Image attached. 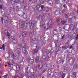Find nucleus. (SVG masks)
<instances>
[{
	"label": "nucleus",
	"instance_id": "5701e85b",
	"mask_svg": "<svg viewBox=\"0 0 78 78\" xmlns=\"http://www.w3.org/2000/svg\"><path fill=\"white\" fill-rule=\"evenodd\" d=\"M77 67H78V65L77 64H75L74 66V69H77Z\"/></svg>",
	"mask_w": 78,
	"mask_h": 78
},
{
	"label": "nucleus",
	"instance_id": "f8f14e48",
	"mask_svg": "<svg viewBox=\"0 0 78 78\" xmlns=\"http://www.w3.org/2000/svg\"><path fill=\"white\" fill-rule=\"evenodd\" d=\"M39 62V57L38 56H37L35 58V62L38 63Z\"/></svg>",
	"mask_w": 78,
	"mask_h": 78
},
{
	"label": "nucleus",
	"instance_id": "412c9836",
	"mask_svg": "<svg viewBox=\"0 0 78 78\" xmlns=\"http://www.w3.org/2000/svg\"><path fill=\"white\" fill-rule=\"evenodd\" d=\"M44 11H46V12H48V7H46L44 8Z\"/></svg>",
	"mask_w": 78,
	"mask_h": 78
},
{
	"label": "nucleus",
	"instance_id": "72a5a7b5",
	"mask_svg": "<svg viewBox=\"0 0 78 78\" xmlns=\"http://www.w3.org/2000/svg\"><path fill=\"white\" fill-rule=\"evenodd\" d=\"M21 78H23V76H24V74H21L20 75Z\"/></svg>",
	"mask_w": 78,
	"mask_h": 78
},
{
	"label": "nucleus",
	"instance_id": "bb28decb",
	"mask_svg": "<svg viewBox=\"0 0 78 78\" xmlns=\"http://www.w3.org/2000/svg\"><path fill=\"white\" fill-rule=\"evenodd\" d=\"M48 3H49V5L51 6V5L53 4V2H52V1L50 0L48 1Z\"/></svg>",
	"mask_w": 78,
	"mask_h": 78
},
{
	"label": "nucleus",
	"instance_id": "4c0bfd02",
	"mask_svg": "<svg viewBox=\"0 0 78 78\" xmlns=\"http://www.w3.org/2000/svg\"><path fill=\"white\" fill-rule=\"evenodd\" d=\"M7 76H8V74H6V75H4L3 76V77L4 78H7Z\"/></svg>",
	"mask_w": 78,
	"mask_h": 78
},
{
	"label": "nucleus",
	"instance_id": "680f3d73",
	"mask_svg": "<svg viewBox=\"0 0 78 78\" xmlns=\"http://www.w3.org/2000/svg\"><path fill=\"white\" fill-rule=\"evenodd\" d=\"M73 47L72 46H71L70 47L69 49H72V48Z\"/></svg>",
	"mask_w": 78,
	"mask_h": 78
},
{
	"label": "nucleus",
	"instance_id": "ddd939ff",
	"mask_svg": "<svg viewBox=\"0 0 78 78\" xmlns=\"http://www.w3.org/2000/svg\"><path fill=\"white\" fill-rule=\"evenodd\" d=\"M40 64L41 65V66H40ZM43 66V63H41V62H40L39 63V65H38V66L37 67V68H39V69H42V66Z\"/></svg>",
	"mask_w": 78,
	"mask_h": 78
},
{
	"label": "nucleus",
	"instance_id": "338daca9",
	"mask_svg": "<svg viewBox=\"0 0 78 78\" xmlns=\"http://www.w3.org/2000/svg\"><path fill=\"white\" fill-rule=\"evenodd\" d=\"M15 0H11V1H13V2L14 3V2H16V1Z\"/></svg>",
	"mask_w": 78,
	"mask_h": 78
},
{
	"label": "nucleus",
	"instance_id": "6e6552de",
	"mask_svg": "<svg viewBox=\"0 0 78 78\" xmlns=\"http://www.w3.org/2000/svg\"><path fill=\"white\" fill-rule=\"evenodd\" d=\"M62 24V19L61 18H59L58 20L57 23V25L59 26L61 24Z\"/></svg>",
	"mask_w": 78,
	"mask_h": 78
},
{
	"label": "nucleus",
	"instance_id": "20e7f679",
	"mask_svg": "<svg viewBox=\"0 0 78 78\" xmlns=\"http://www.w3.org/2000/svg\"><path fill=\"white\" fill-rule=\"evenodd\" d=\"M48 24V26L49 27V28H51V27H52V21L51 20V19H49Z\"/></svg>",
	"mask_w": 78,
	"mask_h": 78
},
{
	"label": "nucleus",
	"instance_id": "f03ea898",
	"mask_svg": "<svg viewBox=\"0 0 78 78\" xmlns=\"http://www.w3.org/2000/svg\"><path fill=\"white\" fill-rule=\"evenodd\" d=\"M22 47H23V48L22 49V51L23 52V53L25 55H27L28 54V52H27V51H26V48H28V47L27 46H26V45H22Z\"/></svg>",
	"mask_w": 78,
	"mask_h": 78
},
{
	"label": "nucleus",
	"instance_id": "aec40b11",
	"mask_svg": "<svg viewBox=\"0 0 78 78\" xmlns=\"http://www.w3.org/2000/svg\"><path fill=\"white\" fill-rule=\"evenodd\" d=\"M36 22L34 20H32L31 21V25H34L36 24Z\"/></svg>",
	"mask_w": 78,
	"mask_h": 78
},
{
	"label": "nucleus",
	"instance_id": "49530a36",
	"mask_svg": "<svg viewBox=\"0 0 78 78\" xmlns=\"http://www.w3.org/2000/svg\"><path fill=\"white\" fill-rule=\"evenodd\" d=\"M65 9H63L62 11V13H64V12H65Z\"/></svg>",
	"mask_w": 78,
	"mask_h": 78
},
{
	"label": "nucleus",
	"instance_id": "1a4fd4ad",
	"mask_svg": "<svg viewBox=\"0 0 78 78\" xmlns=\"http://www.w3.org/2000/svg\"><path fill=\"white\" fill-rule=\"evenodd\" d=\"M5 34L6 36H7L9 38V39H10V34H9V33L8 32V31H6V30L5 31Z\"/></svg>",
	"mask_w": 78,
	"mask_h": 78
},
{
	"label": "nucleus",
	"instance_id": "cd10ccee",
	"mask_svg": "<svg viewBox=\"0 0 78 78\" xmlns=\"http://www.w3.org/2000/svg\"><path fill=\"white\" fill-rule=\"evenodd\" d=\"M23 17L24 19H27V15L24 13L23 15Z\"/></svg>",
	"mask_w": 78,
	"mask_h": 78
},
{
	"label": "nucleus",
	"instance_id": "473e14b6",
	"mask_svg": "<svg viewBox=\"0 0 78 78\" xmlns=\"http://www.w3.org/2000/svg\"><path fill=\"white\" fill-rule=\"evenodd\" d=\"M13 42L14 44H16V43H17L16 40H15V39H13Z\"/></svg>",
	"mask_w": 78,
	"mask_h": 78
},
{
	"label": "nucleus",
	"instance_id": "8fccbe9b",
	"mask_svg": "<svg viewBox=\"0 0 78 78\" xmlns=\"http://www.w3.org/2000/svg\"><path fill=\"white\" fill-rule=\"evenodd\" d=\"M20 50V48H16V51H18V50Z\"/></svg>",
	"mask_w": 78,
	"mask_h": 78
},
{
	"label": "nucleus",
	"instance_id": "6e6d98bb",
	"mask_svg": "<svg viewBox=\"0 0 78 78\" xmlns=\"http://www.w3.org/2000/svg\"><path fill=\"white\" fill-rule=\"evenodd\" d=\"M64 61H65L64 60H62V63L63 64V63H64Z\"/></svg>",
	"mask_w": 78,
	"mask_h": 78
},
{
	"label": "nucleus",
	"instance_id": "79ce46f5",
	"mask_svg": "<svg viewBox=\"0 0 78 78\" xmlns=\"http://www.w3.org/2000/svg\"><path fill=\"white\" fill-rule=\"evenodd\" d=\"M41 9H43L44 8V6L43 5L41 6Z\"/></svg>",
	"mask_w": 78,
	"mask_h": 78
},
{
	"label": "nucleus",
	"instance_id": "4be33fe9",
	"mask_svg": "<svg viewBox=\"0 0 78 78\" xmlns=\"http://www.w3.org/2000/svg\"><path fill=\"white\" fill-rule=\"evenodd\" d=\"M76 72H74L73 74V78H76Z\"/></svg>",
	"mask_w": 78,
	"mask_h": 78
},
{
	"label": "nucleus",
	"instance_id": "864d4df0",
	"mask_svg": "<svg viewBox=\"0 0 78 78\" xmlns=\"http://www.w3.org/2000/svg\"><path fill=\"white\" fill-rule=\"evenodd\" d=\"M65 36V35H63V36H62V39H64V37Z\"/></svg>",
	"mask_w": 78,
	"mask_h": 78
},
{
	"label": "nucleus",
	"instance_id": "b1692460",
	"mask_svg": "<svg viewBox=\"0 0 78 78\" xmlns=\"http://www.w3.org/2000/svg\"><path fill=\"white\" fill-rule=\"evenodd\" d=\"M25 74L26 76L27 77H28V75H30V74H28V72H26L25 73Z\"/></svg>",
	"mask_w": 78,
	"mask_h": 78
},
{
	"label": "nucleus",
	"instance_id": "9b49d317",
	"mask_svg": "<svg viewBox=\"0 0 78 78\" xmlns=\"http://www.w3.org/2000/svg\"><path fill=\"white\" fill-rule=\"evenodd\" d=\"M9 66V67H11V65H13L14 64V63L13 62V61L12 60H11L9 61V62H7Z\"/></svg>",
	"mask_w": 78,
	"mask_h": 78
},
{
	"label": "nucleus",
	"instance_id": "a19ab883",
	"mask_svg": "<svg viewBox=\"0 0 78 78\" xmlns=\"http://www.w3.org/2000/svg\"><path fill=\"white\" fill-rule=\"evenodd\" d=\"M69 69L67 68V67H66L65 68V71H67V70H68Z\"/></svg>",
	"mask_w": 78,
	"mask_h": 78
},
{
	"label": "nucleus",
	"instance_id": "0eeeda50",
	"mask_svg": "<svg viewBox=\"0 0 78 78\" xmlns=\"http://www.w3.org/2000/svg\"><path fill=\"white\" fill-rule=\"evenodd\" d=\"M75 60L73 59H71L69 60V64L70 66H72Z\"/></svg>",
	"mask_w": 78,
	"mask_h": 78
},
{
	"label": "nucleus",
	"instance_id": "a878e982",
	"mask_svg": "<svg viewBox=\"0 0 78 78\" xmlns=\"http://www.w3.org/2000/svg\"><path fill=\"white\" fill-rule=\"evenodd\" d=\"M66 21H62V25H65L66 23Z\"/></svg>",
	"mask_w": 78,
	"mask_h": 78
},
{
	"label": "nucleus",
	"instance_id": "0e129e2a",
	"mask_svg": "<svg viewBox=\"0 0 78 78\" xmlns=\"http://www.w3.org/2000/svg\"><path fill=\"white\" fill-rule=\"evenodd\" d=\"M2 39H5V37H2Z\"/></svg>",
	"mask_w": 78,
	"mask_h": 78
},
{
	"label": "nucleus",
	"instance_id": "4d7b16f0",
	"mask_svg": "<svg viewBox=\"0 0 78 78\" xmlns=\"http://www.w3.org/2000/svg\"><path fill=\"white\" fill-rule=\"evenodd\" d=\"M32 3H35V1H34V0L32 1Z\"/></svg>",
	"mask_w": 78,
	"mask_h": 78
},
{
	"label": "nucleus",
	"instance_id": "9d476101",
	"mask_svg": "<svg viewBox=\"0 0 78 78\" xmlns=\"http://www.w3.org/2000/svg\"><path fill=\"white\" fill-rule=\"evenodd\" d=\"M66 46L62 47V48H64L65 50H66L67 48H68L69 47V46H70V44L69 43H66Z\"/></svg>",
	"mask_w": 78,
	"mask_h": 78
},
{
	"label": "nucleus",
	"instance_id": "c03bdc74",
	"mask_svg": "<svg viewBox=\"0 0 78 78\" xmlns=\"http://www.w3.org/2000/svg\"><path fill=\"white\" fill-rule=\"evenodd\" d=\"M40 78V76H39V75H37V76L36 77V78Z\"/></svg>",
	"mask_w": 78,
	"mask_h": 78
},
{
	"label": "nucleus",
	"instance_id": "de8ad7c7",
	"mask_svg": "<svg viewBox=\"0 0 78 78\" xmlns=\"http://www.w3.org/2000/svg\"><path fill=\"white\" fill-rule=\"evenodd\" d=\"M27 62H30V59H27Z\"/></svg>",
	"mask_w": 78,
	"mask_h": 78
},
{
	"label": "nucleus",
	"instance_id": "7ed1b4c3",
	"mask_svg": "<svg viewBox=\"0 0 78 78\" xmlns=\"http://www.w3.org/2000/svg\"><path fill=\"white\" fill-rule=\"evenodd\" d=\"M69 28L70 29V30H75L76 29V27H77V25L75 24L73 26V24H71L69 26Z\"/></svg>",
	"mask_w": 78,
	"mask_h": 78
},
{
	"label": "nucleus",
	"instance_id": "c756f323",
	"mask_svg": "<svg viewBox=\"0 0 78 78\" xmlns=\"http://www.w3.org/2000/svg\"><path fill=\"white\" fill-rule=\"evenodd\" d=\"M16 69L17 70H20V66L19 65H17L16 66Z\"/></svg>",
	"mask_w": 78,
	"mask_h": 78
},
{
	"label": "nucleus",
	"instance_id": "2f4dec72",
	"mask_svg": "<svg viewBox=\"0 0 78 78\" xmlns=\"http://www.w3.org/2000/svg\"><path fill=\"white\" fill-rule=\"evenodd\" d=\"M40 8V5H37L36 7V9L37 10H39V8Z\"/></svg>",
	"mask_w": 78,
	"mask_h": 78
},
{
	"label": "nucleus",
	"instance_id": "7c9ffc66",
	"mask_svg": "<svg viewBox=\"0 0 78 78\" xmlns=\"http://www.w3.org/2000/svg\"><path fill=\"white\" fill-rule=\"evenodd\" d=\"M53 33L54 34H57V33H58V32H57V31H56V30H53Z\"/></svg>",
	"mask_w": 78,
	"mask_h": 78
},
{
	"label": "nucleus",
	"instance_id": "69168bd1",
	"mask_svg": "<svg viewBox=\"0 0 78 78\" xmlns=\"http://www.w3.org/2000/svg\"><path fill=\"white\" fill-rule=\"evenodd\" d=\"M26 72H28V69H26Z\"/></svg>",
	"mask_w": 78,
	"mask_h": 78
},
{
	"label": "nucleus",
	"instance_id": "c9c22d12",
	"mask_svg": "<svg viewBox=\"0 0 78 78\" xmlns=\"http://www.w3.org/2000/svg\"><path fill=\"white\" fill-rule=\"evenodd\" d=\"M20 0H15V1L14 2V3H17L18 2H20Z\"/></svg>",
	"mask_w": 78,
	"mask_h": 78
},
{
	"label": "nucleus",
	"instance_id": "4468645a",
	"mask_svg": "<svg viewBox=\"0 0 78 78\" xmlns=\"http://www.w3.org/2000/svg\"><path fill=\"white\" fill-rule=\"evenodd\" d=\"M33 32H32V31H30V35H31V34H36L37 32L36 31V29H34L33 30Z\"/></svg>",
	"mask_w": 78,
	"mask_h": 78
},
{
	"label": "nucleus",
	"instance_id": "5fc2aeb1",
	"mask_svg": "<svg viewBox=\"0 0 78 78\" xmlns=\"http://www.w3.org/2000/svg\"><path fill=\"white\" fill-rule=\"evenodd\" d=\"M40 17H41V16H39V17L38 18H37V19L38 20H40L39 19H40Z\"/></svg>",
	"mask_w": 78,
	"mask_h": 78
},
{
	"label": "nucleus",
	"instance_id": "774afa93",
	"mask_svg": "<svg viewBox=\"0 0 78 78\" xmlns=\"http://www.w3.org/2000/svg\"><path fill=\"white\" fill-rule=\"evenodd\" d=\"M44 3V2H41V3H42V4H43Z\"/></svg>",
	"mask_w": 78,
	"mask_h": 78
},
{
	"label": "nucleus",
	"instance_id": "e433bc0d",
	"mask_svg": "<svg viewBox=\"0 0 78 78\" xmlns=\"http://www.w3.org/2000/svg\"><path fill=\"white\" fill-rule=\"evenodd\" d=\"M66 76V74L65 73H64L62 75V78H64L65 76Z\"/></svg>",
	"mask_w": 78,
	"mask_h": 78
},
{
	"label": "nucleus",
	"instance_id": "e2e57ef3",
	"mask_svg": "<svg viewBox=\"0 0 78 78\" xmlns=\"http://www.w3.org/2000/svg\"><path fill=\"white\" fill-rule=\"evenodd\" d=\"M0 9H2V5H0Z\"/></svg>",
	"mask_w": 78,
	"mask_h": 78
},
{
	"label": "nucleus",
	"instance_id": "3c124183",
	"mask_svg": "<svg viewBox=\"0 0 78 78\" xmlns=\"http://www.w3.org/2000/svg\"><path fill=\"white\" fill-rule=\"evenodd\" d=\"M1 20L2 21V23H3V18H1Z\"/></svg>",
	"mask_w": 78,
	"mask_h": 78
},
{
	"label": "nucleus",
	"instance_id": "ea45409f",
	"mask_svg": "<svg viewBox=\"0 0 78 78\" xmlns=\"http://www.w3.org/2000/svg\"><path fill=\"white\" fill-rule=\"evenodd\" d=\"M2 47L3 50H5V44H3V45H2Z\"/></svg>",
	"mask_w": 78,
	"mask_h": 78
},
{
	"label": "nucleus",
	"instance_id": "603ef678",
	"mask_svg": "<svg viewBox=\"0 0 78 78\" xmlns=\"http://www.w3.org/2000/svg\"><path fill=\"white\" fill-rule=\"evenodd\" d=\"M66 5H63V7H64V8H66Z\"/></svg>",
	"mask_w": 78,
	"mask_h": 78
},
{
	"label": "nucleus",
	"instance_id": "423d86ee",
	"mask_svg": "<svg viewBox=\"0 0 78 78\" xmlns=\"http://www.w3.org/2000/svg\"><path fill=\"white\" fill-rule=\"evenodd\" d=\"M54 69H52L51 70H48V76H50V75H51V72L52 73H53V72H54Z\"/></svg>",
	"mask_w": 78,
	"mask_h": 78
},
{
	"label": "nucleus",
	"instance_id": "6ab92c4d",
	"mask_svg": "<svg viewBox=\"0 0 78 78\" xmlns=\"http://www.w3.org/2000/svg\"><path fill=\"white\" fill-rule=\"evenodd\" d=\"M28 78H35V75L33 74H31L30 75H28Z\"/></svg>",
	"mask_w": 78,
	"mask_h": 78
},
{
	"label": "nucleus",
	"instance_id": "2eb2a0df",
	"mask_svg": "<svg viewBox=\"0 0 78 78\" xmlns=\"http://www.w3.org/2000/svg\"><path fill=\"white\" fill-rule=\"evenodd\" d=\"M46 20H47V19H44V21L43 20L44 23H42V22L40 23L41 27H42V28H43V25L44 24V22H45L46 21Z\"/></svg>",
	"mask_w": 78,
	"mask_h": 78
},
{
	"label": "nucleus",
	"instance_id": "a211bd4d",
	"mask_svg": "<svg viewBox=\"0 0 78 78\" xmlns=\"http://www.w3.org/2000/svg\"><path fill=\"white\" fill-rule=\"evenodd\" d=\"M73 18H69V22H70V23H73Z\"/></svg>",
	"mask_w": 78,
	"mask_h": 78
},
{
	"label": "nucleus",
	"instance_id": "c85d7f7f",
	"mask_svg": "<svg viewBox=\"0 0 78 78\" xmlns=\"http://www.w3.org/2000/svg\"><path fill=\"white\" fill-rule=\"evenodd\" d=\"M30 28L31 30H33V29H34V27L33 26V25L32 26H30Z\"/></svg>",
	"mask_w": 78,
	"mask_h": 78
},
{
	"label": "nucleus",
	"instance_id": "a18cd8bd",
	"mask_svg": "<svg viewBox=\"0 0 78 78\" xmlns=\"http://www.w3.org/2000/svg\"><path fill=\"white\" fill-rule=\"evenodd\" d=\"M47 71V69H45L43 72V73H44V72H45Z\"/></svg>",
	"mask_w": 78,
	"mask_h": 78
},
{
	"label": "nucleus",
	"instance_id": "bf43d9fd",
	"mask_svg": "<svg viewBox=\"0 0 78 78\" xmlns=\"http://www.w3.org/2000/svg\"><path fill=\"white\" fill-rule=\"evenodd\" d=\"M62 2L63 3H65V2H66V1L65 0H63L62 1Z\"/></svg>",
	"mask_w": 78,
	"mask_h": 78
},
{
	"label": "nucleus",
	"instance_id": "37998d69",
	"mask_svg": "<svg viewBox=\"0 0 78 78\" xmlns=\"http://www.w3.org/2000/svg\"><path fill=\"white\" fill-rule=\"evenodd\" d=\"M65 17L66 18H67V17H68V16L67 14H65Z\"/></svg>",
	"mask_w": 78,
	"mask_h": 78
},
{
	"label": "nucleus",
	"instance_id": "39448f33",
	"mask_svg": "<svg viewBox=\"0 0 78 78\" xmlns=\"http://www.w3.org/2000/svg\"><path fill=\"white\" fill-rule=\"evenodd\" d=\"M35 45L36 46L35 47L36 48L34 49V51H33L32 53L33 54H34L35 53H37L38 52V51H39V48H37V46L36 44H35Z\"/></svg>",
	"mask_w": 78,
	"mask_h": 78
},
{
	"label": "nucleus",
	"instance_id": "052dcab7",
	"mask_svg": "<svg viewBox=\"0 0 78 78\" xmlns=\"http://www.w3.org/2000/svg\"><path fill=\"white\" fill-rule=\"evenodd\" d=\"M21 2H22L21 3H23L24 2V0H21Z\"/></svg>",
	"mask_w": 78,
	"mask_h": 78
},
{
	"label": "nucleus",
	"instance_id": "f704fd0d",
	"mask_svg": "<svg viewBox=\"0 0 78 78\" xmlns=\"http://www.w3.org/2000/svg\"><path fill=\"white\" fill-rule=\"evenodd\" d=\"M17 53L18 55H20H20H21L20 51H17Z\"/></svg>",
	"mask_w": 78,
	"mask_h": 78
},
{
	"label": "nucleus",
	"instance_id": "393cba45",
	"mask_svg": "<svg viewBox=\"0 0 78 78\" xmlns=\"http://www.w3.org/2000/svg\"><path fill=\"white\" fill-rule=\"evenodd\" d=\"M72 33H69L68 35V37L69 38H71V37H72Z\"/></svg>",
	"mask_w": 78,
	"mask_h": 78
},
{
	"label": "nucleus",
	"instance_id": "dca6fc26",
	"mask_svg": "<svg viewBox=\"0 0 78 78\" xmlns=\"http://www.w3.org/2000/svg\"><path fill=\"white\" fill-rule=\"evenodd\" d=\"M54 14L55 15H59V14H61V12H60V11L59 10H57L54 12Z\"/></svg>",
	"mask_w": 78,
	"mask_h": 78
},
{
	"label": "nucleus",
	"instance_id": "13d9d810",
	"mask_svg": "<svg viewBox=\"0 0 78 78\" xmlns=\"http://www.w3.org/2000/svg\"><path fill=\"white\" fill-rule=\"evenodd\" d=\"M14 78H20L19 76H15Z\"/></svg>",
	"mask_w": 78,
	"mask_h": 78
},
{
	"label": "nucleus",
	"instance_id": "58836bf2",
	"mask_svg": "<svg viewBox=\"0 0 78 78\" xmlns=\"http://www.w3.org/2000/svg\"><path fill=\"white\" fill-rule=\"evenodd\" d=\"M39 76L40 78H44V77L42 76V75H40Z\"/></svg>",
	"mask_w": 78,
	"mask_h": 78
},
{
	"label": "nucleus",
	"instance_id": "09e8293b",
	"mask_svg": "<svg viewBox=\"0 0 78 78\" xmlns=\"http://www.w3.org/2000/svg\"><path fill=\"white\" fill-rule=\"evenodd\" d=\"M56 2L57 4H59V1H56Z\"/></svg>",
	"mask_w": 78,
	"mask_h": 78
},
{
	"label": "nucleus",
	"instance_id": "f3484780",
	"mask_svg": "<svg viewBox=\"0 0 78 78\" xmlns=\"http://www.w3.org/2000/svg\"><path fill=\"white\" fill-rule=\"evenodd\" d=\"M26 35H27V32H26V31L23 32L22 35V36L23 37H26Z\"/></svg>",
	"mask_w": 78,
	"mask_h": 78
},
{
	"label": "nucleus",
	"instance_id": "f257e3e1",
	"mask_svg": "<svg viewBox=\"0 0 78 78\" xmlns=\"http://www.w3.org/2000/svg\"><path fill=\"white\" fill-rule=\"evenodd\" d=\"M25 22L23 21L22 22V24L20 25V28H24L25 30H27V25L28 23H29L30 21H28V20H25ZM27 22V23H25Z\"/></svg>",
	"mask_w": 78,
	"mask_h": 78
}]
</instances>
